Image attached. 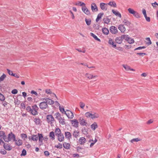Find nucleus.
<instances>
[{
    "label": "nucleus",
    "mask_w": 158,
    "mask_h": 158,
    "mask_svg": "<svg viewBox=\"0 0 158 158\" xmlns=\"http://www.w3.org/2000/svg\"><path fill=\"white\" fill-rule=\"evenodd\" d=\"M85 21L87 25H89L91 23V20L90 19H85Z\"/></svg>",
    "instance_id": "nucleus-52"
},
{
    "label": "nucleus",
    "mask_w": 158,
    "mask_h": 158,
    "mask_svg": "<svg viewBox=\"0 0 158 158\" xmlns=\"http://www.w3.org/2000/svg\"><path fill=\"white\" fill-rule=\"evenodd\" d=\"M103 21L105 23L108 24L109 23L110 21L108 18H106L103 19Z\"/></svg>",
    "instance_id": "nucleus-40"
},
{
    "label": "nucleus",
    "mask_w": 158,
    "mask_h": 158,
    "mask_svg": "<svg viewBox=\"0 0 158 158\" xmlns=\"http://www.w3.org/2000/svg\"><path fill=\"white\" fill-rule=\"evenodd\" d=\"M107 4L104 3H101L100 4V6L102 10L106 11L107 10Z\"/></svg>",
    "instance_id": "nucleus-13"
},
{
    "label": "nucleus",
    "mask_w": 158,
    "mask_h": 158,
    "mask_svg": "<svg viewBox=\"0 0 158 158\" xmlns=\"http://www.w3.org/2000/svg\"><path fill=\"white\" fill-rule=\"evenodd\" d=\"M115 41L116 43L118 44H121L123 41L122 38L121 36L115 38Z\"/></svg>",
    "instance_id": "nucleus-23"
},
{
    "label": "nucleus",
    "mask_w": 158,
    "mask_h": 158,
    "mask_svg": "<svg viewBox=\"0 0 158 158\" xmlns=\"http://www.w3.org/2000/svg\"><path fill=\"white\" fill-rule=\"evenodd\" d=\"M5 100L4 96L2 94L0 93V100L4 101Z\"/></svg>",
    "instance_id": "nucleus-48"
},
{
    "label": "nucleus",
    "mask_w": 158,
    "mask_h": 158,
    "mask_svg": "<svg viewBox=\"0 0 158 158\" xmlns=\"http://www.w3.org/2000/svg\"><path fill=\"white\" fill-rule=\"evenodd\" d=\"M146 40L147 41L146 44L148 45H149L152 44V42L149 37L146 38Z\"/></svg>",
    "instance_id": "nucleus-38"
},
{
    "label": "nucleus",
    "mask_w": 158,
    "mask_h": 158,
    "mask_svg": "<svg viewBox=\"0 0 158 158\" xmlns=\"http://www.w3.org/2000/svg\"><path fill=\"white\" fill-rule=\"evenodd\" d=\"M1 138H2L4 141L6 142V140H8V138L7 139L6 138V135H4Z\"/></svg>",
    "instance_id": "nucleus-61"
},
{
    "label": "nucleus",
    "mask_w": 158,
    "mask_h": 158,
    "mask_svg": "<svg viewBox=\"0 0 158 158\" xmlns=\"http://www.w3.org/2000/svg\"><path fill=\"white\" fill-rule=\"evenodd\" d=\"M98 126L97 123L94 122L91 126V127L92 130L94 131L95 129L97 128Z\"/></svg>",
    "instance_id": "nucleus-25"
},
{
    "label": "nucleus",
    "mask_w": 158,
    "mask_h": 158,
    "mask_svg": "<svg viewBox=\"0 0 158 158\" xmlns=\"http://www.w3.org/2000/svg\"><path fill=\"white\" fill-rule=\"evenodd\" d=\"M123 66L126 70L127 71H129L130 70V67L129 66L124 64L123 65Z\"/></svg>",
    "instance_id": "nucleus-49"
},
{
    "label": "nucleus",
    "mask_w": 158,
    "mask_h": 158,
    "mask_svg": "<svg viewBox=\"0 0 158 158\" xmlns=\"http://www.w3.org/2000/svg\"><path fill=\"white\" fill-rule=\"evenodd\" d=\"M85 76L89 79H91L95 78L98 77L97 75H94L91 74L87 73L85 74Z\"/></svg>",
    "instance_id": "nucleus-11"
},
{
    "label": "nucleus",
    "mask_w": 158,
    "mask_h": 158,
    "mask_svg": "<svg viewBox=\"0 0 158 158\" xmlns=\"http://www.w3.org/2000/svg\"><path fill=\"white\" fill-rule=\"evenodd\" d=\"M21 138L24 140H25L27 138V135L25 134L22 133L21 134Z\"/></svg>",
    "instance_id": "nucleus-42"
},
{
    "label": "nucleus",
    "mask_w": 158,
    "mask_h": 158,
    "mask_svg": "<svg viewBox=\"0 0 158 158\" xmlns=\"http://www.w3.org/2000/svg\"><path fill=\"white\" fill-rule=\"evenodd\" d=\"M127 41L130 44H133L134 43V41L133 39L130 38L129 37L128 38Z\"/></svg>",
    "instance_id": "nucleus-45"
},
{
    "label": "nucleus",
    "mask_w": 158,
    "mask_h": 158,
    "mask_svg": "<svg viewBox=\"0 0 158 158\" xmlns=\"http://www.w3.org/2000/svg\"><path fill=\"white\" fill-rule=\"evenodd\" d=\"M7 71L8 72V73L10 75L12 76L13 73V72L12 71H10V70H9L8 69H7Z\"/></svg>",
    "instance_id": "nucleus-57"
},
{
    "label": "nucleus",
    "mask_w": 158,
    "mask_h": 158,
    "mask_svg": "<svg viewBox=\"0 0 158 158\" xmlns=\"http://www.w3.org/2000/svg\"><path fill=\"white\" fill-rule=\"evenodd\" d=\"M4 148L7 151H10L12 149V147L9 144L4 142L3 144Z\"/></svg>",
    "instance_id": "nucleus-12"
},
{
    "label": "nucleus",
    "mask_w": 158,
    "mask_h": 158,
    "mask_svg": "<svg viewBox=\"0 0 158 158\" xmlns=\"http://www.w3.org/2000/svg\"><path fill=\"white\" fill-rule=\"evenodd\" d=\"M21 108L23 109H24L25 108V104L23 103H22L21 104Z\"/></svg>",
    "instance_id": "nucleus-60"
},
{
    "label": "nucleus",
    "mask_w": 158,
    "mask_h": 158,
    "mask_svg": "<svg viewBox=\"0 0 158 158\" xmlns=\"http://www.w3.org/2000/svg\"><path fill=\"white\" fill-rule=\"evenodd\" d=\"M26 109L28 112L33 115H36L38 114V110L39 108L36 104L32 105L31 108L30 106H27Z\"/></svg>",
    "instance_id": "nucleus-1"
},
{
    "label": "nucleus",
    "mask_w": 158,
    "mask_h": 158,
    "mask_svg": "<svg viewBox=\"0 0 158 158\" xmlns=\"http://www.w3.org/2000/svg\"><path fill=\"white\" fill-rule=\"evenodd\" d=\"M73 135L75 138H77L79 135V132L77 130H75L73 133Z\"/></svg>",
    "instance_id": "nucleus-29"
},
{
    "label": "nucleus",
    "mask_w": 158,
    "mask_h": 158,
    "mask_svg": "<svg viewBox=\"0 0 158 158\" xmlns=\"http://www.w3.org/2000/svg\"><path fill=\"white\" fill-rule=\"evenodd\" d=\"M5 132L2 131H0V138H1L3 136L5 135Z\"/></svg>",
    "instance_id": "nucleus-56"
},
{
    "label": "nucleus",
    "mask_w": 158,
    "mask_h": 158,
    "mask_svg": "<svg viewBox=\"0 0 158 158\" xmlns=\"http://www.w3.org/2000/svg\"><path fill=\"white\" fill-rule=\"evenodd\" d=\"M123 23L125 25L129 27L131 23L129 21L127 20V19H124L123 21Z\"/></svg>",
    "instance_id": "nucleus-30"
},
{
    "label": "nucleus",
    "mask_w": 158,
    "mask_h": 158,
    "mask_svg": "<svg viewBox=\"0 0 158 158\" xmlns=\"http://www.w3.org/2000/svg\"><path fill=\"white\" fill-rule=\"evenodd\" d=\"M45 93L48 94H51L52 92L51 89H46L45 90Z\"/></svg>",
    "instance_id": "nucleus-50"
},
{
    "label": "nucleus",
    "mask_w": 158,
    "mask_h": 158,
    "mask_svg": "<svg viewBox=\"0 0 158 158\" xmlns=\"http://www.w3.org/2000/svg\"><path fill=\"white\" fill-rule=\"evenodd\" d=\"M75 5L77 6H82V7L85 6V4L84 3L80 1L76 2Z\"/></svg>",
    "instance_id": "nucleus-31"
},
{
    "label": "nucleus",
    "mask_w": 158,
    "mask_h": 158,
    "mask_svg": "<svg viewBox=\"0 0 158 158\" xmlns=\"http://www.w3.org/2000/svg\"><path fill=\"white\" fill-rule=\"evenodd\" d=\"M107 4L114 7H116V3L114 1L110 2L109 3H107Z\"/></svg>",
    "instance_id": "nucleus-33"
},
{
    "label": "nucleus",
    "mask_w": 158,
    "mask_h": 158,
    "mask_svg": "<svg viewBox=\"0 0 158 158\" xmlns=\"http://www.w3.org/2000/svg\"><path fill=\"white\" fill-rule=\"evenodd\" d=\"M121 37L122 38L123 40V39H125V40L127 41L129 36L127 35H124L121 36Z\"/></svg>",
    "instance_id": "nucleus-46"
},
{
    "label": "nucleus",
    "mask_w": 158,
    "mask_h": 158,
    "mask_svg": "<svg viewBox=\"0 0 158 158\" xmlns=\"http://www.w3.org/2000/svg\"><path fill=\"white\" fill-rule=\"evenodd\" d=\"M91 9L93 12L98 11V8L96 5L94 3H92L91 5Z\"/></svg>",
    "instance_id": "nucleus-10"
},
{
    "label": "nucleus",
    "mask_w": 158,
    "mask_h": 158,
    "mask_svg": "<svg viewBox=\"0 0 158 158\" xmlns=\"http://www.w3.org/2000/svg\"><path fill=\"white\" fill-rule=\"evenodd\" d=\"M55 133L56 136L62 134L61 130L59 128H56L55 131Z\"/></svg>",
    "instance_id": "nucleus-28"
},
{
    "label": "nucleus",
    "mask_w": 158,
    "mask_h": 158,
    "mask_svg": "<svg viewBox=\"0 0 158 158\" xmlns=\"http://www.w3.org/2000/svg\"><path fill=\"white\" fill-rule=\"evenodd\" d=\"M71 124L72 126L76 128H77L78 127L79 122L78 120L76 119H73L71 120Z\"/></svg>",
    "instance_id": "nucleus-9"
},
{
    "label": "nucleus",
    "mask_w": 158,
    "mask_h": 158,
    "mask_svg": "<svg viewBox=\"0 0 158 158\" xmlns=\"http://www.w3.org/2000/svg\"><path fill=\"white\" fill-rule=\"evenodd\" d=\"M112 11L113 13L116 16H118L120 18L121 17V15L118 11H115L114 10H112Z\"/></svg>",
    "instance_id": "nucleus-26"
},
{
    "label": "nucleus",
    "mask_w": 158,
    "mask_h": 158,
    "mask_svg": "<svg viewBox=\"0 0 158 158\" xmlns=\"http://www.w3.org/2000/svg\"><path fill=\"white\" fill-rule=\"evenodd\" d=\"M65 114L69 118L72 119L74 117L73 113L69 110H66L65 112Z\"/></svg>",
    "instance_id": "nucleus-4"
},
{
    "label": "nucleus",
    "mask_w": 158,
    "mask_h": 158,
    "mask_svg": "<svg viewBox=\"0 0 158 158\" xmlns=\"http://www.w3.org/2000/svg\"><path fill=\"white\" fill-rule=\"evenodd\" d=\"M38 139V136L37 135H32L31 137V139L34 141H37Z\"/></svg>",
    "instance_id": "nucleus-39"
},
{
    "label": "nucleus",
    "mask_w": 158,
    "mask_h": 158,
    "mask_svg": "<svg viewBox=\"0 0 158 158\" xmlns=\"http://www.w3.org/2000/svg\"><path fill=\"white\" fill-rule=\"evenodd\" d=\"M90 34L91 36L93 37L95 39V40L99 42H101L100 40L98 38L97 36H96L94 33H90Z\"/></svg>",
    "instance_id": "nucleus-34"
},
{
    "label": "nucleus",
    "mask_w": 158,
    "mask_h": 158,
    "mask_svg": "<svg viewBox=\"0 0 158 158\" xmlns=\"http://www.w3.org/2000/svg\"><path fill=\"white\" fill-rule=\"evenodd\" d=\"M54 116H55V118L57 120L61 117L60 114L59 113H56L54 114Z\"/></svg>",
    "instance_id": "nucleus-44"
},
{
    "label": "nucleus",
    "mask_w": 158,
    "mask_h": 158,
    "mask_svg": "<svg viewBox=\"0 0 158 158\" xmlns=\"http://www.w3.org/2000/svg\"><path fill=\"white\" fill-rule=\"evenodd\" d=\"M27 152L26 150L23 149L22 151V153L21 155V156H25L26 155Z\"/></svg>",
    "instance_id": "nucleus-55"
},
{
    "label": "nucleus",
    "mask_w": 158,
    "mask_h": 158,
    "mask_svg": "<svg viewBox=\"0 0 158 158\" xmlns=\"http://www.w3.org/2000/svg\"><path fill=\"white\" fill-rule=\"evenodd\" d=\"M99 114L96 113H93L92 114L91 118L92 119L98 118L99 117Z\"/></svg>",
    "instance_id": "nucleus-24"
},
{
    "label": "nucleus",
    "mask_w": 158,
    "mask_h": 158,
    "mask_svg": "<svg viewBox=\"0 0 158 158\" xmlns=\"http://www.w3.org/2000/svg\"><path fill=\"white\" fill-rule=\"evenodd\" d=\"M39 106L40 109L42 110L46 109L48 107V104L45 101L40 102L39 104Z\"/></svg>",
    "instance_id": "nucleus-3"
},
{
    "label": "nucleus",
    "mask_w": 158,
    "mask_h": 158,
    "mask_svg": "<svg viewBox=\"0 0 158 158\" xmlns=\"http://www.w3.org/2000/svg\"><path fill=\"white\" fill-rule=\"evenodd\" d=\"M85 106V104L83 102H81L80 103V106L81 108L83 109Z\"/></svg>",
    "instance_id": "nucleus-53"
},
{
    "label": "nucleus",
    "mask_w": 158,
    "mask_h": 158,
    "mask_svg": "<svg viewBox=\"0 0 158 158\" xmlns=\"http://www.w3.org/2000/svg\"><path fill=\"white\" fill-rule=\"evenodd\" d=\"M146 48V47L144 46H143V47H139L138 48H136L135 50H140L141 49L143 48Z\"/></svg>",
    "instance_id": "nucleus-59"
},
{
    "label": "nucleus",
    "mask_w": 158,
    "mask_h": 158,
    "mask_svg": "<svg viewBox=\"0 0 158 158\" xmlns=\"http://www.w3.org/2000/svg\"><path fill=\"white\" fill-rule=\"evenodd\" d=\"M85 116L87 118H91L92 113L90 112H87L85 113Z\"/></svg>",
    "instance_id": "nucleus-41"
},
{
    "label": "nucleus",
    "mask_w": 158,
    "mask_h": 158,
    "mask_svg": "<svg viewBox=\"0 0 158 158\" xmlns=\"http://www.w3.org/2000/svg\"><path fill=\"white\" fill-rule=\"evenodd\" d=\"M56 136L58 137V139L59 141L61 142L64 140V137L63 134H61L57 135Z\"/></svg>",
    "instance_id": "nucleus-21"
},
{
    "label": "nucleus",
    "mask_w": 158,
    "mask_h": 158,
    "mask_svg": "<svg viewBox=\"0 0 158 158\" xmlns=\"http://www.w3.org/2000/svg\"><path fill=\"white\" fill-rule=\"evenodd\" d=\"M64 135L65 138L68 140H70L72 138V135L69 131H65Z\"/></svg>",
    "instance_id": "nucleus-19"
},
{
    "label": "nucleus",
    "mask_w": 158,
    "mask_h": 158,
    "mask_svg": "<svg viewBox=\"0 0 158 158\" xmlns=\"http://www.w3.org/2000/svg\"><path fill=\"white\" fill-rule=\"evenodd\" d=\"M58 120L59 121V123L62 125H64L66 124L65 120L64 117H62L61 116L60 117Z\"/></svg>",
    "instance_id": "nucleus-20"
},
{
    "label": "nucleus",
    "mask_w": 158,
    "mask_h": 158,
    "mask_svg": "<svg viewBox=\"0 0 158 158\" xmlns=\"http://www.w3.org/2000/svg\"><path fill=\"white\" fill-rule=\"evenodd\" d=\"M118 28L123 33H124L126 30L125 27L122 25H119Z\"/></svg>",
    "instance_id": "nucleus-22"
},
{
    "label": "nucleus",
    "mask_w": 158,
    "mask_h": 158,
    "mask_svg": "<svg viewBox=\"0 0 158 158\" xmlns=\"http://www.w3.org/2000/svg\"><path fill=\"white\" fill-rule=\"evenodd\" d=\"M82 10L83 12L85 14L88 15L90 14V12L88 10V8L86 7V6L82 7Z\"/></svg>",
    "instance_id": "nucleus-16"
},
{
    "label": "nucleus",
    "mask_w": 158,
    "mask_h": 158,
    "mask_svg": "<svg viewBox=\"0 0 158 158\" xmlns=\"http://www.w3.org/2000/svg\"><path fill=\"white\" fill-rule=\"evenodd\" d=\"M34 121L37 125H39L40 123V119L39 118H35L34 119Z\"/></svg>",
    "instance_id": "nucleus-36"
},
{
    "label": "nucleus",
    "mask_w": 158,
    "mask_h": 158,
    "mask_svg": "<svg viewBox=\"0 0 158 158\" xmlns=\"http://www.w3.org/2000/svg\"><path fill=\"white\" fill-rule=\"evenodd\" d=\"M18 93V90L16 89H14L12 90L11 93L13 94H16Z\"/></svg>",
    "instance_id": "nucleus-58"
},
{
    "label": "nucleus",
    "mask_w": 158,
    "mask_h": 158,
    "mask_svg": "<svg viewBox=\"0 0 158 158\" xmlns=\"http://www.w3.org/2000/svg\"><path fill=\"white\" fill-rule=\"evenodd\" d=\"M108 44L114 48H116V44H115L114 40L111 38L109 39Z\"/></svg>",
    "instance_id": "nucleus-14"
},
{
    "label": "nucleus",
    "mask_w": 158,
    "mask_h": 158,
    "mask_svg": "<svg viewBox=\"0 0 158 158\" xmlns=\"http://www.w3.org/2000/svg\"><path fill=\"white\" fill-rule=\"evenodd\" d=\"M110 32L113 34H115L118 32L117 28L115 26H112L110 28Z\"/></svg>",
    "instance_id": "nucleus-15"
},
{
    "label": "nucleus",
    "mask_w": 158,
    "mask_h": 158,
    "mask_svg": "<svg viewBox=\"0 0 158 158\" xmlns=\"http://www.w3.org/2000/svg\"><path fill=\"white\" fill-rule=\"evenodd\" d=\"M14 141L15 142V145L18 146L22 145L23 144L22 140L19 139H15V140H14Z\"/></svg>",
    "instance_id": "nucleus-17"
},
{
    "label": "nucleus",
    "mask_w": 158,
    "mask_h": 158,
    "mask_svg": "<svg viewBox=\"0 0 158 158\" xmlns=\"http://www.w3.org/2000/svg\"><path fill=\"white\" fill-rule=\"evenodd\" d=\"M102 31L103 33L107 35L109 33V30L106 28H103L102 29Z\"/></svg>",
    "instance_id": "nucleus-32"
},
{
    "label": "nucleus",
    "mask_w": 158,
    "mask_h": 158,
    "mask_svg": "<svg viewBox=\"0 0 158 158\" xmlns=\"http://www.w3.org/2000/svg\"><path fill=\"white\" fill-rule=\"evenodd\" d=\"M0 153L3 155L6 154V152L4 150H3L1 151Z\"/></svg>",
    "instance_id": "nucleus-64"
},
{
    "label": "nucleus",
    "mask_w": 158,
    "mask_h": 158,
    "mask_svg": "<svg viewBox=\"0 0 158 158\" xmlns=\"http://www.w3.org/2000/svg\"><path fill=\"white\" fill-rule=\"evenodd\" d=\"M6 76L5 74H3L0 77V82L2 81L6 77Z\"/></svg>",
    "instance_id": "nucleus-47"
},
{
    "label": "nucleus",
    "mask_w": 158,
    "mask_h": 158,
    "mask_svg": "<svg viewBox=\"0 0 158 158\" xmlns=\"http://www.w3.org/2000/svg\"><path fill=\"white\" fill-rule=\"evenodd\" d=\"M140 140V139L138 138H134L132 139L130 141V142L132 143H134V142H137Z\"/></svg>",
    "instance_id": "nucleus-43"
},
{
    "label": "nucleus",
    "mask_w": 158,
    "mask_h": 158,
    "mask_svg": "<svg viewBox=\"0 0 158 158\" xmlns=\"http://www.w3.org/2000/svg\"><path fill=\"white\" fill-rule=\"evenodd\" d=\"M15 136L12 132L9 134L8 135V140H6V142H8L11 140L13 141L15 140Z\"/></svg>",
    "instance_id": "nucleus-5"
},
{
    "label": "nucleus",
    "mask_w": 158,
    "mask_h": 158,
    "mask_svg": "<svg viewBox=\"0 0 158 158\" xmlns=\"http://www.w3.org/2000/svg\"><path fill=\"white\" fill-rule=\"evenodd\" d=\"M70 144L69 143H67L66 142H64L63 144V147L66 149H69L70 148Z\"/></svg>",
    "instance_id": "nucleus-27"
},
{
    "label": "nucleus",
    "mask_w": 158,
    "mask_h": 158,
    "mask_svg": "<svg viewBox=\"0 0 158 158\" xmlns=\"http://www.w3.org/2000/svg\"><path fill=\"white\" fill-rule=\"evenodd\" d=\"M42 100L45 101L47 104L52 105L54 103V101L48 98H42Z\"/></svg>",
    "instance_id": "nucleus-8"
},
{
    "label": "nucleus",
    "mask_w": 158,
    "mask_h": 158,
    "mask_svg": "<svg viewBox=\"0 0 158 158\" xmlns=\"http://www.w3.org/2000/svg\"><path fill=\"white\" fill-rule=\"evenodd\" d=\"M86 142L85 138L84 137H80L78 140V142L81 145H83Z\"/></svg>",
    "instance_id": "nucleus-18"
},
{
    "label": "nucleus",
    "mask_w": 158,
    "mask_h": 158,
    "mask_svg": "<svg viewBox=\"0 0 158 158\" xmlns=\"http://www.w3.org/2000/svg\"><path fill=\"white\" fill-rule=\"evenodd\" d=\"M60 111L62 113H64L65 114V112L64 109V108H61L60 107Z\"/></svg>",
    "instance_id": "nucleus-63"
},
{
    "label": "nucleus",
    "mask_w": 158,
    "mask_h": 158,
    "mask_svg": "<svg viewBox=\"0 0 158 158\" xmlns=\"http://www.w3.org/2000/svg\"><path fill=\"white\" fill-rule=\"evenodd\" d=\"M38 137L39 138V141L41 143H42L43 140V136L41 134H38Z\"/></svg>",
    "instance_id": "nucleus-37"
},
{
    "label": "nucleus",
    "mask_w": 158,
    "mask_h": 158,
    "mask_svg": "<svg viewBox=\"0 0 158 158\" xmlns=\"http://www.w3.org/2000/svg\"><path fill=\"white\" fill-rule=\"evenodd\" d=\"M55 147L59 149H61L62 148V145L60 143H59L57 145H55Z\"/></svg>",
    "instance_id": "nucleus-51"
},
{
    "label": "nucleus",
    "mask_w": 158,
    "mask_h": 158,
    "mask_svg": "<svg viewBox=\"0 0 158 158\" xmlns=\"http://www.w3.org/2000/svg\"><path fill=\"white\" fill-rule=\"evenodd\" d=\"M128 11L130 14L133 15L136 18H139L140 17L139 14L137 12L135 11L133 9L131 8H129L128 9Z\"/></svg>",
    "instance_id": "nucleus-2"
},
{
    "label": "nucleus",
    "mask_w": 158,
    "mask_h": 158,
    "mask_svg": "<svg viewBox=\"0 0 158 158\" xmlns=\"http://www.w3.org/2000/svg\"><path fill=\"white\" fill-rule=\"evenodd\" d=\"M49 136L50 138H51V139L52 140H54L55 139V135L54 132H51L49 133Z\"/></svg>",
    "instance_id": "nucleus-35"
},
{
    "label": "nucleus",
    "mask_w": 158,
    "mask_h": 158,
    "mask_svg": "<svg viewBox=\"0 0 158 158\" xmlns=\"http://www.w3.org/2000/svg\"><path fill=\"white\" fill-rule=\"evenodd\" d=\"M46 118L48 122L50 124L52 123L54 121V117L51 115H48Z\"/></svg>",
    "instance_id": "nucleus-6"
},
{
    "label": "nucleus",
    "mask_w": 158,
    "mask_h": 158,
    "mask_svg": "<svg viewBox=\"0 0 158 158\" xmlns=\"http://www.w3.org/2000/svg\"><path fill=\"white\" fill-rule=\"evenodd\" d=\"M103 15V13H99L98 15L97 18L98 19H100L101 18H102V15Z\"/></svg>",
    "instance_id": "nucleus-54"
},
{
    "label": "nucleus",
    "mask_w": 158,
    "mask_h": 158,
    "mask_svg": "<svg viewBox=\"0 0 158 158\" xmlns=\"http://www.w3.org/2000/svg\"><path fill=\"white\" fill-rule=\"evenodd\" d=\"M79 121L81 126H86L87 124L86 121L83 117H80L79 118Z\"/></svg>",
    "instance_id": "nucleus-7"
},
{
    "label": "nucleus",
    "mask_w": 158,
    "mask_h": 158,
    "mask_svg": "<svg viewBox=\"0 0 158 158\" xmlns=\"http://www.w3.org/2000/svg\"><path fill=\"white\" fill-rule=\"evenodd\" d=\"M73 157H77L78 158L79 157V155L78 154H73Z\"/></svg>",
    "instance_id": "nucleus-62"
}]
</instances>
